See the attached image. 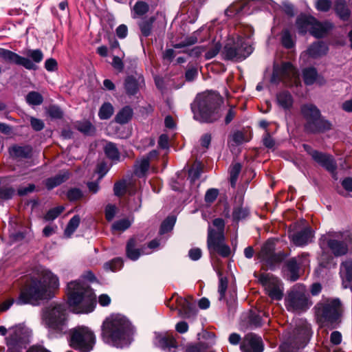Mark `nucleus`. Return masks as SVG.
Listing matches in <instances>:
<instances>
[{
	"label": "nucleus",
	"mask_w": 352,
	"mask_h": 352,
	"mask_svg": "<svg viewBox=\"0 0 352 352\" xmlns=\"http://www.w3.org/2000/svg\"><path fill=\"white\" fill-rule=\"evenodd\" d=\"M23 303L38 305L52 298L59 289L58 277L50 270L40 267L25 276Z\"/></svg>",
	"instance_id": "obj_1"
},
{
	"label": "nucleus",
	"mask_w": 352,
	"mask_h": 352,
	"mask_svg": "<svg viewBox=\"0 0 352 352\" xmlns=\"http://www.w3.org/2000/svg\"><path fill=\"white\" fill-rule=\"evenodd\" d=\"M223 98L216 91L206 90L197 94L191 109L195 120L211 124L218 121L222 116Z\"/></svg>",
	"instance_id": "obj_2"
},
{
	"label": "nucleus",
	"mask_w": 352,
	"mask_h": 352,
	"mask_svg": "<svg viewBox=\"0 0 352 352\" xmlns=\"http://www.w3.org/2000/svg\"><path fill=\"white\" fill-rule=\"evenodd\" d=\"M133 333L130 321L121 314H111L103 322L102 338L103 340L113 346L122 348L131 342Z\"/></svg>",
	"instance_id": "obj_3"
},
{
	"label": "nucleus",
	"mask_w": 352,
	"mask_h": 352,
	"mask_svg": "<svg viewBox=\"0 0 352 352\" xmlns=\"http://www.w3.org/2000/svg\"><path fill=\"white\" fill-rule=\"evenodd\" d=\"M68 304L76 314H87L93 311L96 305V296L84 282L71 281L67 285Z\"/></svg>",
	"instance_id": "obj_4"
},
{
	"label": "nucleus",
	"mask_w": 352,
	"mask_h": 352,
	"mask_svg": "<svg viewBox=\"0 0 352 352\" xmlns=\"http://www.w3.org/2000/svg\"><path fill=\"white\" fill-rule=\"evenodd\" d=\"M300 113L303 119V131L307 135H320L333 129V123L322 115L321 111L313 103L300 106Z\"/></svg>",
	"instance_id": "obj_5"
},
{
	"label": "nucleus",
	"mask_w": 352,
	"mask_h": 352,
	"mask_svg": "<svg viewBox=\"0 0 352 352\" xmlns=\"http://www.w3.org/2000/svg\"><path fill=\"white\" fill-rule=\"evenodd\" d=\"M224 221H211L208 224L207 246L210 253H217L223 257L230 254V248L225 243Z\"/></svg>",
	"instance_id": "obj_6"
},
{
	"label": "nucleus",
	"mask_w": 352,
	"mask_h": 352,
	"mask_svg": "<svg viewBox=\"0 0 352 352\" xmlns=\"http://www.w3.org/2000/svg\"><path fill=\"white\" fill-rule=\"evenodd\" d=\"M69 336L70 346L80 352H90L96 341L94 331L85 326H78L72 329Z\"/></svg>",
	"instance_id": "obj_7"
},
{
	"label": "nucleus",
	"mask_w": 352,
	"mask_h": 352,
	"mask_svg": "<svg viewBox=\"0 0 352 352\" xmlns=\"http://www.w3.org/2000/svg\"><path fill=\"white\" fill-rule=\"evenodd\" d=\"M41 319L50 330L62 331L67 322L66 309L61 304L51 303L43 309Z\"/></svg>",
	"instance_id": "obj_8"
},
{
	"label": "nucleus",
	"mask_w": 352,
	"mask_h": 352,
	"mask_svg": "<svg viewBox=\"0 0 352 352\" xmlns=\"http://www.w3.org/2000/svg\"><path fill=\"white\" fill-rule=\"evenodd\" d=\"M271 81L274 83L282 82L286 87L300 86L301 82L297 69L290 62H282L274 65Z\"/></svg>",
	"instance_id": "obj_9"
},
{
	"label": "nucleus",
	"mask_w": 352,
	"mask_h": 352,
	"mask_svg": "<svg viewBox=\"0 0 352 352\" xmlns=\"http://www.w3.org/2000/svg\"><path fill=\"white\" fill-rule=\"evenodd\" d=\"M252 52V46L248 45L245 38L239 35L236 38L228 39L223 50V58L232 61L243 60Z\"/></svg>",
	"instance_id": "obj_10"
},
{
	"label": "nucleus",
	"mask_w": 352,
	"mask_h": 352,
	"mask_svg": "<svg viewBox=\"0 0 352 352\" xmlns=\"http://www.w3.org/2000/svg\"><path fill=\"white\" fill-rule=\"evenodd\" d=\"M306 289L304 286L296 285L293 287L285 299L287 309L292 312H301L311 305Z\"/></svg>",
	"instance_id": "obj_11"
},
{
	"label": "nucleus",
	"mask_w": 352,
	"mask_h": 352,
	"mask_svg": "<svg viewBox=\"0 0 352 352\" xmlns=\"http://www.w3.org/2000/svg\"><path fill=\"white\" fill-rule=\"evenodd\" d=\"M318 316L325 320L335 321L340 316L342 307L338 299H327L316 307Z\"/></svg>",
	"instance_id": "obj_12"
},
{
	"label": "nucleus",
	"mask_w": 352,
	"mask_h": 352,
	"mask_svg": "<svg viewBox=\"0 0 352 352\" xmlns=\"http://www.w3.org/2000/svg\"><path fill=\"white\" fill-rule=\"evenodd\" d=\"M258 280L272 300H279L283 298V285L278 278L272 274L263 273L258 276Z\"/></svg>",
	"instance_id": "obj_13"
},
{
	"label": "nucleus",
	"mask_w": 352,
	"mask_h": 352,
	"mask_svg": "<svg viewBox=\"0 0 352 352\" xmlns=\"http://www.w3.org/2000/svg\"><path fill=\"white\" fill-rule=\"evenodd\" d=\"M166 305L171 310L177 309L179 316L184 318H192L197 313L195 304L182 297L173 296Z\"/></svg>",
	"instance_id": "obj_14"
},
{
	"label": "nucleus",
	"mask_w": 352,
	"mask_h": 352,
	"mask_svg": "<svg viewBox=\"0 0 352 352\" xmlns=\"http://www.w3.org/2000/svg\"><path fill=\"white\" fill-rule=\"evenodd\" d=\"M309 265V254L302 253L298 258H290L286 263L287 273L286 278L291 281H296L299 278V270L305 268Z\"/></svg>",
	"instance_id": "obj_15"
},
{
	"label": "nucleus",
	"mask_w": 352,
	"mask_h": 352,
	"mask_svg": "<svg viewBox=\"0 0 352 352\" xmlns=\"http://www.w3.org/2000/svg\"><path fill=\"white\" fill-rule=\"evenodd\" d=\"M144 86V78L140 74L128 75L123 82L124 93L129 97L136 95Z\"/></svg>",
	"instance_id": "obj_16"
},
{
	"label": "nucleus",
	"mask_w": 352,
	"mask_h": 352,
	"mask_svg": "<svg viewBox=\"0 0 352 352\" xmlns=\"http://www.w3.org/2000/svg\"><path fill=\"white\" fill-rule=\"evenodd\" d=\"M275 243L272 239H269L262 246L261 252L258 254L259 258L270 263L280 262L285 257L283 254H276L274 253Z\"/></svg>",
	"instance_id": "obj_17"
},
{
	"label": "nucleus",
	"mask_w": 352,
	"mask_h": 352,
	"mask_svg": "<svg viewBox=\"0 0 352 352\" xmlns=\"http://www.w3.org/2000/svg\"><path fill=\"white\" fill-rule=\"evenodd\" d=\"M242 352H263V344L261 337L253 334H247L241 344Z\"/></svg>",
	"instance_id": "obj_18"
},
{
	"label": "nucleus",
	"mask_w": 352,
	"mask_h": 352,
	"mask_svg": "<svg viewBox=\"0 0 352 352\" xmlns=\"http://www.w3.org/2000/svg\"><path fill=\"white\" fill-rule=\"evenodd\" d=\"M22 327L15 326L8 330L7 338L8 352H21Z\"/></svg>",
	"instance_id": "obj_19"
},
{
	"label": "nucleus",
	"mask_w": 352,
	"mask_h": 352,
	"mask_svg": "<svg viewBox=\"0 0 352 352\" xmlns=\"http://www.w3.org/2000/svg\"><path fill=\"white\" fill-rule=\"evenodd\" d=\"M250 209L244 205V197L236 194L234 197V204L232 209V220H243L250 217Z\"/></svg>",
	"instance_id": "obj_20"
},
{
	"label": "nucleus",
	"mask_w": 352,
	"mask_h": 352,
	"mask_svg": "<svg viewBox=\"0 0 352 352\" xmlns=\"http://www.w3.org/2000/svg\"><path fill=\"white\" fill-rule=\"evenodd\" d=\"M312 159L331 173H335L337 169V164L331 155L316 151Z\"/></svg>",
	"instance_id": "obj_21"
},
{
	"label": "nucleus",
	"mask_w": 352,
	"mask_h": 352,
	"mask_svg": "<svg viewBox=\"0 0 352 352\" xmlns=\"http://www.w3.org/2000/svg\"><path fill=\"white\" fill-rule=\"evenodd\" d=\"M289 237L296 245L303 246L312 241L314 231L311 228L306 227L296 233L289 232Z\"/></svg>",
	"instance_id": "obj_22"
},
{
	"label": "nucleus",
	"mask_w": 352,
	"mask_h": 352,
	"mask_svg": "<svg viewBox=\"0 0 352 352\" xmlns=\"http://www.w3.org/2000/svg\"><path fill=\"white\" fill-rule=\"evenodd\" d=\"M340 274L344 288L352 289V261L347 260L341 264Z\"/></svg>",
	"instance_id": "obj_23"
},
{
	"label": "nucleus",
	"mask_w": 352,
	"mask_h": 352,
	"mask_svg": "<svg viewBox=\"0 0 352 352\" xmlns=\"http://www.w3.org/2000/svg\"><path fill=\"white\" fill-rule=\"evenodd\" d=\"M276 101L278 107L285 111H289L294 105V98L287 90H283L276 94Z\"/></svg>",
	"instance_id": "obj_24"
},
{
	"label": "nucleus",
	"mask_w": 352,
	"mask_h": 352,
	"mask_svg": "<svg viewBox=\"0 0 352 352\" xmlns=\"http://www.w3.org/2000/svg\"><path fill=\"white\" fill-rule=\"evenodd\" d=\"M71 173L69 170L63 171L54 177L46 179L44 182L45 186L47 190H52L67 181Z\"/></svg>",
	"instance_id": "obj_25"
},
{
	"label": "nucleus",
	"mask_w": 352,
	"mask_h": 352,
	"mask_svg": "<svg viewBox=\"0 0 352 352\" xmlns=\"http://www.w3.org/2000/svg\"><path fill=\"white\" fill-rule=\"evenodd\" d=\"M309 338V331L307 328H301L297 329L294 333V337L291 342V344L296 348H302L305 346Z\"/></svg>",
	"instance_id": "obj_26"
},
{
	"label": "nucleus",
	"mask_w": 352,
	"mask_h": 352,
	"mask_svg": "<svg viewBox=\"0 0 352 352\" xmlns=\"http://www.w3.org/2000/svg\"><path fill=\"white\" fill-rule=\"evenodd\" d=\"M315 17L307 14H300L296 20V25L299 33L305 34L311 28Z\"/></svg>",
	"instance_id": "obj_27"
},
{
	"label": "nucleus",
	"mask_w": 352,
	"mask_h": 352,
	"mask_svg": "<svg viewBox=\"0 0 352 352\" xmlns=\"http://www.w3.org/2000/svg\"><path fill=\"white\" fill-rule=\"evenodd\" d=\"M136 246L137 243L135 239L134 238L129 239L126 244V255L130 259L133 261L137 260L141 254H148L151 252L145 251L144 248H142V250L138 249L136 248Z\"/></svg>",
	"instance_id": "obj_28"
},
{
	"label": "nucleus",
	"mask_w": 352,
	"mask_h": 352,
	"mask_svg": "<svg viewBox=\"0 0 352 352\" xmlns=\"http://www.w3.org/2000/svg\"><path fill=\"white\" fill-rule=\"evenodd\" d=\"M156 17L151 16L150 17H145L138 23V27L140 30L141 34L144 37H148L152 34L153 30V25L156 21Z\"/></svg>",
	"instance_id": "obj_29"
},
{
	"label": "nucleus",
	"mask_w": 352,
	"mask_h": 352,
	"mask_svg": "<svg viewBox=\"0 0 352 352\" xmlns=\"http://www.w3.org/2000/svg\"><path fill=\"white\" fill-rule=\"evenodd\" d=\"M331 28L330 25H324L315 18V21L313 22L311 28L309 29V32L316 38H322L328 33Z\"/></svg>",
	"instance_id": "obj_30"
},
{
	"label": "nucleus",
	"mask_w": 352,
	"mask_h": 352,
	"mask_svg": "<svg viewBox=\"0 0 352 352\" xmlns=\"http://www.w3.org/2000/svg\"><path fill=\"white\" fill-rule=\"evenodd\" d=\"M334 10L337 15L344 21H346L351 16V10L348 8L345 0H337L334 3Z\"/></svg>",
	"instance_id": "obj_31"
},
{
	"label": "nucleus",
	"mask_w": 352,
	"mask_h": 352,
	"mask_svg": "<svg viewBox=\"0 0 352 352\" xmlns=\"http://www.w3.org/2000/svg\"><path fill=\"white\" fill-rule=\"evenodd\" d=\"M328 47L322 41L312 43L307 50V54L312 58H318L327 54Z\"/></svg>",
	"instance_id": "obj_32"
},
{
	"label": "nucleus",
	"mask_w": 352,
	"mask_h": 352,
	"mask_svg": "<svg viewBox=\"0 0 352 352\" xmlns=\"http://www.w3.org/2000/svg\"><path fill=\"white\" fill-rule=\"evenodd\" d=\"M133 111L130 106H125L122 108L115 116L116 122L124 124L128 123L133 118Z\"/></svg>",
	"instance_id": "obj_33"
},
{
	"label": "nucleus",
	"mask_w": 352,
	"mask_h": 352,
	"mask_svg": "<svg viewBox=\"0 0 352 352\" xmlns=\"http://www.w3.org/2000/svg\"><path fill=\"white\" fill-rule=\"evenodd\" d=\"M150 164L147 159L143 157L140 161H136L133 166V174L138 178L145 177L147 175Z\"/></svg>",
	"instance_id": "obj_34"
},
{
	"label": "nucleus",
	"mask_w": 352,
	"mask_h": 352,
	"mask_svg": "<svg viewBox=\"0 0 352 352\" xmlns=\"http://www.w3.org/2000/svg\"><path fill=\"white\" fill-rule=\"evenodd\" d=\"M0 58L7 63L22 65V56L9 50L0 48Z\"/></svg>",
	"instance_id": "obj_35"
},
{
	"label": "nucleus",
	"mask_w": 352,
	"mask_h": 352,
	"mask_svg": "<svg viewBox=\"0 0 352 352\" xmlns=\"http://www.w3.org/2000/svg\"><path fill=\"white\" fill-rule=\"evenodd\" d=\"M150 6L148 3L142 0L136 1L132 8L133 18H140L149 12Z\"/></svg>",
	"instance_id": "obj_36"
},
{
	"label": "nucleus",
	"mask_w": 352,
	"mask_h": 352,
	"mask_svg": "<svg viewBox=\"0 0 352 352\" xmlns=\"http://www.w3.org/2000/svg\"><path fill=\"white\" fill-rule=\"evenodd\" d=\"M104 152L107 157L112 162H118L120 159V153L113 142H107L104 147Z\"/></svg>",
	"instance_id": "obj_37"
},
{
	"label": "nucleus",
	"mask_w": 352,
	"mask_h": 352,
	"mask_svg": "<svg viewBox=\"0 0 352 352\" xmlns=\"http://www.w3.org/2000/svg\"><path fill=\"white\" fill-rule=\"evenodd\" d=\"M317 69L314 67L305 68L302 70V78L306 85H312L319 78Z\"/></svg>",
	"instance_id": "obj_38"
},
{
	"label": "nucleus",
	"mask_w": 352,
	"mask_h": 352,
	"mask_svg": "<svg viewBox=\"0 0 352 352\" xmlns=\"http://www.w3.org/2000/svg\"><path fill=\"white\" fill-rule=\"evenodd\" d=\"M328 246L336 256L345 254L347 252V245L342 241L331 239L328 242Z\"/></svg>",
	"instance_id": "obj_39"
},
{
	"label": "nucleus",
	"mask_w": 352,
	"mask_h": 352,
	"mask_svg": "<svg viewBox=\"0 0 352 352\" xmlns=\"http://www.w3.org/2000/svg\"><path fill=\"white\" fill-rule=\"evenodd\" d=\"M250 139V132L245 129H243L242 130H237L232 135V140L236 145H240L244 142H248Z\"/></svg>",
	"instance_id": "obj_40"
},
{
	"label": "nucleus",
	"mask_w": 352,
	"mask_h": 352,
	"mask_svg": "<svg viewBox=\"0 0 352 352\" xmlns=\"http://www.w3.org/2000/svg\"><path fill=\"white\" fill-rule=\"evenodd\" d=\"M242 165L241 163L236 162L234 164H232L229 168V174H230V184L232 188H236V182L239 178V175L241 171Z\"/></svg>",
	"instance_id": "obj_41"
},
{
	"label": "nucleus",
	"mask_w": 352,
	"mask_h": 352,
	"mask_svg": "<svg viewBox=\"0 0 352 352\" xmlns=\"http://www.w3.org/2000/svg\"><path fill=\"white\" fill-rule=\"evenodd\" d=\"M204 166L201 162H196L192 164L188 169V175L192 183L199 179L201 173L203 172Z\"/></svg>",
	"instance_id": "obj_42"
},
{
	"label": "nucleus",
	"mask_w": 352,
	"mask_h": 352,
	"mask_svg": "<svg viewBox=\"0 0 352 352\" xmlns=\"http://www.w3.org/2000/svg\"><path fill=\"white\" fill-rule=\"evenodd\" d=\"M76 129L85 135H93L96 132V128L89 120L77 122Z\"/></svg>",
	"instance_id": "obj_43"
},
{
	"label": "nucleus",
	"mask_w": 352,
	"mask_h": 352,
	"mask_svg": "<svg viewBox=\"0 0 352 352\" xmlns=\"http://www.w3.org/2000/svg\"><path fill=\"white\" fill-rule=\"evenodd\" d=\"M114 108L113 105L107 102H104L98 111V116L101 120H108L113 114Z\"/></svg>",
	"instance_id": "obj_44"
},
{
	"label": "nucleus",
	"mask_w": 352,
	"mask_h": 352,
	"mask_svg": "<svg viewBox=\"0 0 352 352\" xmlns=\"http://www.w3.org/2000/svg\"><path fill=\"white\" fill-rule=\"evenodd\" d=\"M198 38L195 35L188 36L184 41H179L178 38H176L175 43L172 44L173 48L180 49L188 46L192 45L197 43Z\"/></svg>",
	"instance_id": "obj_45"
},
{
	"label": "nucleus",
	"mask_w": 352,
	"mask_h": 352,
	"mask_svg": "<svg viewBox=\"0 0 352 352\" xmlns=\"http://www.w3.org/2000/svg\"><path fill=\"white\" fill-rule=\"evenodd\" d=\"M128 184L126 179H120L113 186L114 195L118 197L124 196L127 191Z\"/></svg>",
	"instance_id": "obj_46"
},
{
	"label": "nucleus",
	"mask_w": 352,
	"mask_h": 352,
	"mask_svg": "<svg viewBox=\"0 0 352 352\" xmlns=\"http://www.w3.org/2000/svg\"><path fill=\"white\" fill-rule=\"evenodd\" d=\"M25 100L30 105L37 106L43 103V97L40 93L32 91L27 94Z\"/></svg>",
	"instance_id": "obj_47"
},
{
	"label": "nucleus",
	"mask_w": 352,
	"mask_h": 352,
	"mask_svg": "<svg viewBox=\"0 0 352 352\" xmlns=\"http://www.w3.org/2000/svg\"><path fill=\"white\" fill-rule=\"evenodd\" d=\"M46 113L51 118L56 120H61L64 116L63 110L56 104H50L46 109Z\"/></svg>",
	"instance_id": "obj_48"
},
{
	"label": "nucleus",
	"mask_w": 352,
	"mask_h": 352,
	"mask_svg": "<svg viewBox=\"0 0 352 352\" xmlns=\"http://www.w3.org/2000/svg\"><path fill=\"white\" fill-rule=\"evenodd\" d=\"M281 44L285 49H292L294 46V41L291 35L290 31L285 29L281 33Z\"/></svg>",
	"instance_id": "obj_49"
},
{
	"label": "nucleus",
	"mask_w": 352,
	"mask_h": 352,
	"mask_svg": "<svg viewBox=\"0 0 352 352\" xmlns=\"http://www.w3.org/2000/svg\"><path fill=\"white\" fill-rule=\"evenodd\" d=\"M244 6L242 3L239 2H234L225 10V14L228 17L232 18L236 14L241 12Z\"/></svg>",
	"instance_id": "obj_50"
},
{
	"label": "nucleus",
	"mask_w": 352,
	"mask_h": 352,
	"mask_svg": "<svg viewBox=\"0 0 352 352\" xmlns=\"http://www.w3.org/2000/svg\"><path fill=\"white\" fill-rule=\"evenodd\" d=\"M160 346L164 350L171 351L172 348L176 347V342L173 337L166 336L160 338L159 340Z\"/></svg>",
	"instance_id": "obj_51"
},
{
	"label": "nucleus",
	"mask_w": 352,
	"mask_h": 352,
	"mask_svg": "<svg viewBox=\"0 0 352 352\" xmlns=\"http://www.w3.org/2000/svg\"><path fill=\"white\" fill-rule=\"evenodd\" d=\"M131 226V221H114L111 225L113 234H120Z\"/></svg>",
	"instance_id": "obj_52"
},
{
	"label": "nucleus",
	"mask_w": 352,
	"mask_h": 352,
	"mask_svg": "<svg viewBox=\"0 0 352 352\" xmlns=\"http://www.w3.org/2000/svg\"><path fill=\"white\" fill-rule=\"evenodd\" d=\"M83 197V193L80 188H72L68 190L67 192V198L69 201H76Z\"/></svg>",
	"instance_id": "obj_53"
},
{
	"label": "nucleus",
	"mask_w": 352,
	"mask_h": 352,
	"mask_svg": "<svg viewBox=\"0 0 352 352\" xmlns=\"http://www.w3.org/2000/svg\"><path fill=\"white\" fill-rule=\"evenodd\" d=\"M64 210L65 208L63 206H58L51 208L45 214V220H54L63 213Z\"/></svg>",
	"instance_id": "obj_54"
},
{
	"label": "nucleus",
	"mask_w": 352,
	"mask_h": 352,
	"mask_svg": "<svg viewBox=\"0 0 352 352\" xmlns=\"http://www.w3.org/2000/svg\"><path fill=\"white\" fill-rule=\"evenodd\" d=\"M219 194V191L217 188H210L208 189L204 197V201L207 204H212L217 199Z\"/></svg>",
	"instance_id": "obj_55"
},
{
	"label": "nucleus",
	"mask_w": 352,
	"mask_h": 352,
	"mask_svg": "<svg viewBox=\"0 0 352 352\" xmlns=\"http://www.w3.org/2000/svg\"><path fill=\"white\" fill-rule=\"evenodd\" d=\"M197 68L194 65L188 64L185 72V79L188 82L193 81L197 76Z\"/></svg>",
	"instance_id": "obj_56"
},
{
	"label": "nucleus",
	"mask_w": 352,
	"mask_h": 352,
	"mask_svg": "<svg viewBox=\"0 0 352 352\" xmlns=\"http://www.w3.org/2000/svg\"><path fill=\"white\" fill-rule=\"evenodd\" d=\"M221 49V45L219 42L213 43L205 54L206 59H211L216 56L220 52Z\"/></svg>",
	"instance_id": "obj_57"
},
{
	"label": "nucleus",
	"mask_w": 352,
	"mask_h": 352,
	"mask_svg": "<svg viewBox=\"0 0 352 352\" xmlns=\"http://www.w3.org/2000/svg\"><path fill=\"white\" fill-rule=\"evenodd\" d=\"M118 211V207L115 204H109L104 209L106 220H112Z\"/></svg>",
	"instance_id": "obj_58"
},
{
	"label": "nucleus",
	"mask_w": 352,
	"mask_h": 352,
	"mask_svg": "<svg viewBox=\"0 0 352 352\" xmlns=\"http://www.w3.org/2000/svg\"><path fill=\"white\" fill-rule=\"evenodd\" d=\"M216 207H217V210L223 209L221 215L223 217H225V218L230 217V208H229V204L226 201V200L219 199Z\"/></svg>",
	"instance_id": "obj_59"
},
{
	"label": "nucleus",
	"mask_w": 352,
	"mask_h": 352,
	"mask_svg": "<svg viewBox=\"0 0 352 352\" xmlns=\"http://www.w3.org/2000/svg\"><path fill=\"white\" fill-rule=\"evenodd\" d=\"M27 56L35 63H40L43 58V54L40 50H30L27 52Z\"/></svg>",
	"instance_id": "obj_60"
},
{
	"label": "nucleus",
	"mask_w": 352,
	"mask_h": 352,
	"mask_svg": "<svg viewBox=\"0 0 352 352\" xmlns=\"http://www.w3.org/2000/svg\"><path fill=\"white\" fill-rule=\"evenodd\" d=\"M30 122L32 129L35 131H41L44 129L45 123L41 119L30 116Z\"/></svg>",
	"instance_id": "obj_61"
},
{
	"label": "nucleus",
	"mask_w": 352,
	"mask_h": 352,
	"mask_svg": "<svg viewBox=\"0 0 352 352\" xmlns=\"http://www.w3.org/2000/svg\"><path fill=\"white\" fill-rule=\"evenodd\" d=\"M332 3L330 0H318L316 3V8L320 12H328L331 8Z\"/></svg>",
	"instance_id": "obj_62"
},
{
	"label": "nucleus",
	"mask_w": 352,
	"mask_h": 352,
	"mask_svg": "<svg viewBox=\"0 0 352 352\" xmlns=\"http://www.w3.org/2000/svg\"><path fill=\"white\" fill-rule=\"evenodd\" d=\"M15 190L12 187L0 188V199L3 200H8L12 197Z\"/></svg>",
	"instance_id": "obj_63"
},
{
	"label": "nucleus",
	"mask_w": 352,
	"mask_h": 352,
	"mask_svg": "<svg viewBox=\"0 0 352 352\" xmlns=\"http://www.w3.org/2000/svg\"><path fill=\"white\" fill-rule=\"evenodd\" d=\"M186 352H212L211 349L204 344L189 346Z\"/></svg>",
	"instance_id": "obj_64"
}]
</instances>
